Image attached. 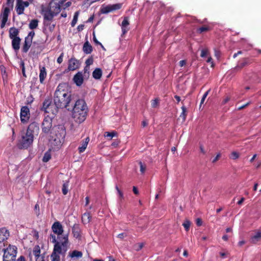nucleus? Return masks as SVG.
Returning a JSON list of instances; mask_svg holds the SVG:
<instances>
[{
    "label": "nucleus",
    "instance_id": "57",
    "mask_svg": "<svg viewBox=\"0 0 261 261\" xmlns=\"http://www.w3.org/2000/svg\"><path fill=\"white\" fill-rule=\"evenodd\" d=\"M186 64V61L185 60H181L179 62V65L180 67H182Z\"/></svg>",
    "mask_w": 261,
    "mask_h": 261
},
{
    "label": "nucleus",
    "instance_id": "17",
    "mask_svg": "<svg viewBox=\"0 0 261 261\" xmlns=\"http://www.w3.org/2000/svg\"><path fill=\"white\" fill-rule=\"evenodd\" d=\"M73 81L77 86H81L84 82V77L82 72H78L73 77Z\"/></svg>",
    "mask_w": 261,
    "mask_h": 261
},
{
    "label": "nucleus",
    "instance_id": "9",
    "mask_svg": "<svg viewBox=\"0 0 261 261\" xmlns=\"http://www.w3.org/2000/svg\"><path fill=\"white\" fill-rule=\"evenodd\" d=\"M52 239V243H54V245H56L57 243H59V245L62 246H67L68 244V236L65 234L63 236H58L57 239H56L55 234H51L50 235Z\"/></svg>",
    "mask_w": 261,
    "mask_h": 261
},
{
    "label": "nucleus",
    "instance_id": "41",
    "mask_svg": "<svg viewBox=\"0 0 261 261\" xmlns=\"http://www.w3.org/2000/svg\"><path fill=\"white\" fill-rule=\"evenodd\" d=\"M51 21H48V22H47V24H46L44 22V21L43 20V24H44V25L48 27L49 30L50 32H53L54 30V29H55L56 24H51Z\"/></svg>",
    "mask_w": 261,
    "mask_h": 261
},
{
    "label": "nucleus",
    "instance_id": "33",
    "mask_svg": "<svg viewBox=\"0 0 261 261\" xmlns=\"http://www.w3.org/2000/svg\"><path fill=\"white\" fill-rule=\"evenodd\" d=\"M39 20L37 19H32L29 24V27L31 30L36 29L38 26Z\"/></svg>",
    "mask_w": 261,
    "mask_h": 261
},
{
    "label": "nucleus",
    "instance_id": "56",
    "mask_svg": "<svg viewBox=\"0 0 261 261\" xmlns=\"http://www.w3.org/2000/svg\"><path fill=\"white\" fill-rule=\"evenodd\" d=\"M249 104H250V103H249V102H247V103H246V104H245V105H242V106H241L239 107L238 108V109L239 110H242V109H243L245 108H246L247 106H248Z\"/></svg>",
    "mask_w": 261,
    "mask_h": 261
},
{
    "label": "nucleus",
    "instance_id": "55",
    "mask_svg": "<svg viewBox=\"0 0 261 261\" xmlns=\"http://www.w3.org/2000/svg\"><path fill=\"white\" fill-rule=\"evenodd\" d=\"M71 3L70 2H68L66 3L65 4H64L63 5V9H65L66 8L70 7L71 6Z\"/></svg>",
    "mask_w": 261,
    "mask_h": 261
},
{
    "label": "nucleus",
    "instance_id": "49",
    "mask_svg": "<svg viewBox=\"0 0 261 261\" xmlns=\"http://www.w3.org/2000/svg\"><path fill=\"white\" fill-rule=\"evenodd\" d=\"M93 63V59L92 57H91L89 58L88 59H87L85 62L87 66H90V65L92 64Z\"/></svg>",
    "mask_w": 261,
    "mask_h": 261
},
{
    "label": "nucleus",
    "instance_id": "47",
    "mask_svg": "<svg viewBox=\"0 0 261 261\" xmlns=\"http://www.w3.org/2000/svg\"><path fill=\"white\" fill-rule=\"evenodd\" d=\"M210 90H207L203 95L201 101H200V107H201V105L205 101V99L206 97H207V95L208 94V93L210 92Z\"/></svg>",
    "mask_w": 261,
    "mask_h": 261
},
{
    "label": "nucleus",
    "instance_id": "10",
    "mask_svg": "<svg viewBox=\"0 0 261 261\" xmlns=\"http://www.w3.org/2000/svg\"><path fill=\"white\" fill-rule=\"evenodd\" d=\"M52 119L48 116L45 117L42 123V132L45 134H48L52 128Z\"/></svg>",
    "mask_w": 261,
    "mask_h": 261
},
{
    "label": "nucleus",
    "instance_id": "20",
    "mask_svg": "<svg viewBox=\"0 0 261 261\" xmlns=\"http://www.w3.org/2000/svg\"><path fill=\"white\" fill-rule=\"evenodd\" d=\"M12 40V47L13 49L17 51L20 49V45L21 42V38L19 37H15L11 39Z\"/></svg>",
    "mask_w": 261,
    "mask_h": 261
},
{
    "label": "nucleus",
    "instance_id": "36",
    "mask_svg": "<svg viewBox=\"0 0 261 261\" xmlns=\"http://www.w3.org/2000/svg\"><path fill=\"white\" fill-rule=\"evenodd\" d=\"M79 15V11H76L75 12L74 16H73V19L71 22V25L72 27H74L75 26V25L76 24V23L77 21Z\"/></svg>",
    "mask_w": 261,
    "mask_h": 261
},
{
    "label": "nucleus",
    "instance_id": "21",
    "mask_svg": "<svg viewBox=\"0 0 261 261\" xmlns=\"http://www.w3.org/2000/svg\"><path fill=\"white\" fill-rule=\"evenodd\" d=\"M9 235V232L6 228H0V243L7 240Z\"/></svg>",
    "mask_w": 261,
    "mask_h": 261
},
{
    "label": "nucleus",
    "instance_id": "24",
    "mask_svg": "<svg viewBox=\"0 0 261 261\" xmlns=\"http://www.w3.org/2000/svg\"><path fill=\"white\" fill-rule=\"evenodd\" d=\"M25 7L22 4V0H16V11L18 15L23 14Z\"/></svg>",
    "mask_w": 261,
    "mask_h": 261
},
{
    "label": "nucleus",
    "instance_id": "60",
    "mask_svg": "<svg viewBox=\"0 0 261 261\" xmlns=\"http://www.w3.org/2000/svg\"><path fill=\"white\" fill-rule=\"evenodd\" d=\"M15 261H26V260H25V258L24 256H23L22 255H21Z\"/></svg>",
    "mask_w": 261,
    "mask_h": 261
},
{
    "label": "nucleus",
    "instance_id": "15",
    "mask_svg": "<svg viewBox=\"0 0 261 261\" xmlns=\"http://www.w3.org/2000/svg\"><path fill=\"white\" fill-rule=\"evenodd\" d=\"M79 67V61L74 57L70 58L68 61V70L73 71L77 69Z\"/></svg>",
    "mask_w": 261,
    "mask_h": 261
},
{
    "label": "nucleus",
    "instance_id": "31",
    "mask_svg": "<svg viewBox=\"0 0 261 261\" xmlns=\"http://www.w3.org/2000/svg\"><path fill=\"white\" fill-rule=\"evenodd\" d=\"M91 216L90 212H86L82 215V221L84 224H86L89 223L91 221Z\"/></svg>",
    "mask_w": 261,
    "mask_h": 261
},
{
    "label": "nucleus",
    "instance_id": "12",
    "mask_svg": "<svg viewBox=\"0 0 261 261\" xmlns=\"http://www.w3.org/2000/svg\"><path fill=\"white\" fill-rule=\"evenodd\" d=\"M122 7L121 4H115L113 5H109L102 8L100 10L102 14H107L111 12L120 9Z\"/></svg>",
    "mask_w": 261,
    "mask_h": 261
},
{
    "label": "nucleus",
    "instance_id": "7",
    "mask_svg": "<svg viewBox=\"0 0 261 261\" xmlns=\"http://www.w3.org/2000/svg\"><path fill=\"white\" fill-rule=\"evenodd\" d=\"M67 250L68 246L61 247L59 243L54 245L53 251L50 255L51 261H60V254L64 257Z\"/></svg>",
    "mask_w": 261,
    "mask_h": 261
},
{
    "label": "nucleus",
    "instance_id": "8",
    "mask_svg": "<svg viewBox=\"0 0 261 261\" xmlns=\"http://www.w3.org/2000/svg\"><path fill=\"white\" fill-rule=\"evenodd\" d=\"M42 110L46 113H51L56 115L58 110L54 104H52V100L51 98L45 99L43 102Z\"/></svg>",
    "mask_w": 261,
    "mask_h": 261
},
{
    "label": "nucleus",
    "instance_id": "14",
    "mask_svg": "<svg viewBox=\"0 0 261 261\" xmlns=\"http://www.w3.org/2000/svg\"><path fill=\"white\" fill-rule=\"evenodd\" d=\"M51 229L54 233L57 234V236H61L63 232V226L59 221H56L51 226Z\"/></svg>",
    "mask_w": 261,
    "mask_h": 261
},
{
    "label": "nucleus",
    "instance_id": "23",
    "mask_svg": "<svg viewBox=\"0 0 261 261\" xmlns=\"http://www.w3.org/2000/svg\"><path fill=\"white\" fill-rule=\"evenodd\" d=\"M72 232L74 238L76 239L81 238V229L79 224H74V225L72 227Z\"/></svg>",
    "mask_w": 261,
    "mask_h": 261
},
{
    "label": "nucleus",
    "instance_id": "4",
    "mask_svg": "<svg viewBox=\"0 0 261 261\" xmlns=\"http://www.w3.org/2000/svg\"><path fill=\"white\" fill-rule=\"evenodd\" d=\"M65 1L66 0H52L48 6L42 10V14L46 24L48 21H52L54 17L59 14Z\"/></svg>",
    "mask_w": 261,
    "mask_h": 261
},
{
    "label": "nucleus",
    "instance_id": "53",
    "mask_svg": "<svg viewBox=\"0 0 261 261\" xmlns=\"http://www.w3.org/2000/svg\"><path fill=\"white\" fill-rule=\"evenodd\" d=\"M221 154L218 153L217 154L216 156L213 160L212 162L213 163H216L220 158Z\"/></svg>",
    "mask_w": 261,
    "mask_h": 261
},
{
    "label": "nucleus",
    "instance_id": "54",
    "mask_svg": "<svg viewBox=\"0 0 261 261\" xmlns=\"http://www.w3.org/2000/svg\"><path fill=\"white\" fill-rule=\"evenodd\" d=\"M206 62L211 63V64H212L211 67H213L214 66V64L213 62V59L211 57H209L208 58L207 60H206Z\"/></svg>",
    "mask_w": 261,
    "mask_h": 261
},
{
    "label": "nucleus",
    "instance_id": "1",
    "mask_svg": "<svg viewBox=\"0 0 261 261\" xmlns=\"http://www.w3.org/2000/svg\"><path fill=\"white\" fill-rule=\"evenodd\" d=\"M71 92L65 84H60L54 93V101L57 109L65 108L68 106L71 98Z\"/></svg>",
    "mask_w": 261,
    "mask_h": 261
},
{
    "label": "nucleus",
    "instance_id": "13",
    "mask_svg": "<svg viewBox=\"0 0 261 261\" xmlns=\"http://www.w3.org/2000/svg\"><path fill=\"white\" fill-rule=\"evenodd\" d=\"M41 250L39 245H36L33 248V254L35 257L36 261H45V254H40Z\"/></svg>",
    "mask_w": 261,
    "mask_h": 261
},
{
    "label": "nucleus",
    "instance_id": "58",
    "mask_svg": "<svg viewBox=\"0 0 261 261\" xmlns=\"http://www.w3.org/2000/svg\"><path fill=\"white\" fill-rule=\"evenodd\" d=\"M202 222L201 219L200 218H197L196 219V224L198 226H200L202 225Z\"/></svg>",
    "mask_w": 261,
    "mask_h": 261
},
{
    "label": "nucleus",
    "instance_id": "52",
    "mask_svg": "<svg viewBox=\"0 0 261 261\" xmlns=\"http://www.w3.org/2000/svg\"><path fill=\"white\" fill-rule=\"evenodd\" d=\"M64 56L63 53H61L60 56L57 59V62L59 64H61L63 62V58Z\"/></svg>",
    "mask_w": 261,
    "mask_h": 261
},
{
    "label": "nucleus",
    "instance_id": "28",
    "mask_svg": "<svg viewBox=\"0 0 261 261\" xmlns=\"http://www.w3.org/2000/svg\"><path fill=\"white\" fill-rule=\"evenodd\" d=\"M40 73H39V80L41 83H43L46 77V71L45 67H39Z\"/></svg>",
    "mask_w": 261,
    "mask_h": 261
},
{
    "label": "nucleus",
    "instance_id": "29",
    "mask_svg": "<svg viewBox=\"0 0 261 261\" xmlns=\"http://www.w3.org/2000/svg\"><path fill=\"white\" fill-rule=\"evenodd\" d=\"M89 140H90L89 138L87 137L85 140L82 141V146H80L78 148V150H79V153H82L84 151H85V149L87 148L88 144L89 142Z\"/></svg>",
    "mask_w": 261,
    "mask_h": 261
},
{
    "label": "nucleus",
    "instance_id": "45",
    "mask_svg": "<svg viewBox=\"0 0 261 261\" xmlns=\"http://www.w3.org/2000/svg\"><path fill=\"white\" fill-rule=\"evenodd\" d=\"M50 158H51V156H50V154L45 153L43 158L42 161L44 162H47L50 159Z\"/></svg>",
    "mask_w": 261,
    "mask_h": 261
},
{
    "label": "nucleus",
    "instance_id": "46",
    "mask_svg": "<svg viewBox=\"0 0 261 261\" xmlns=\"http://www.w3.org/2000/svg\"><path fill=\"white\" fill-rule=\"evenodd\" d=\"M140 167V171L142 174H143L146 170V165L143 164L141 162H139Z\"/></svg>",
    "mask_w": 261,
    "mask_h": 261
},
{
    "label": "nucleus",
    "instance_id": "11",
    "mask_svg": "<svg viewBox=\"0 0 261 261\" xmlns=\"http://www.w3.org/2000/svg\"><path fill=\"white\" fill-rule=\"evenodd\" d=\"M30 117V110L27 106H23L21 108L20 120L25 123L28 122Z\"/></svg>",
    "mask_w": 261,
    "mask_h": 261
},
{
    "label": "nucleus",
    "instance_id": "27",
    "mask_svg": "<svg viewBox=\"0 0 261 261\" xmlns=\"http://www.w3.org/2000/svg\"><path fill=\"white\" fill-rule=\"evenodd\" d=\"M261 239V231L257 230L255 234L253 235L250 238V241L253 244H256Z\"/></svg>",
    "mask_w": 261,
    "mask_h": 261
},
{
    "label": "nucleus",
    "instance_id": "3",
    "mask_svg": "<svg viewBox=\"0 0 261 261\" xmlns=\"http://www.w3.org/2000/svg\"><path fill=\"white\" fill-rule=\"evenodd\" d=\"M39 126L38 123L33 122L29 124L26 133L22 135L19 141V147L21 149H27L33 143L34 136L38 135Z\"/></svg>",
    "mask_w": 261,
    "mask_h": 261
},
{
    "label": "nucleus",
    "instance_id": "64",
    "mask_svg": "<svg viewBox=\"0 0 261 261\" xmlns=\"http://www.w3.org/2000/svg\"><path fill=\"white\" fill-rule=\"evenodd\" d=\"M148 125V122L146 120H143L142 122V126L144 127H146Z\"/></svg>",
    "mask_w": 261,
    "mask_h": 261
},
{
    "label": "nucleus",
    "instance_id": "25",
    "mask_svg": "<svg viewBox=\"0 0 261 261\" xmlns=\"http://www.w3.org/2000/svg\"><path fill=\"white\" fill-rule=\"evenodd\" d=\"M19 30L15 27H11L9 30V37L10 39L19 37Z\"/></svg>",
    "mask_w": 261,
    "mask_h": 261
},
{
    "label": "nucleus",
    "instance_id": "39",
    "mask_svg": "<svg viewBox=\"0 0 261 261\" xmlns=\"http://www.w3.org/2000/svg\"><path fill=\"white\" fill-rule=\"evenodd\" d=\"M191 224V222L188 219L184 221V222L182 224V225L184 227L186 231H188L189 230Z\"/></svg>",
    "mask_w": 261,
    "mask_h": 261
},
{
    "label": "nucleus",
    "instance_id": "61",
    "mask_svg": "<svg viewBox=\"0 0 261 261\" xmlns=\"http://www.w3.org/2000/svg\"><path fill=\"white\" fill-rule=\"evenodd\" d=\"M84 27H85V25L84 24L79 25L77 28L78 31L80 32V31H82L84 29Z\"/></svg>",
    "mask_w": 261,
    "mask_h": 261
},
{
    "label": "nucleus",
    "instance_id": "50",
    "mask_svg": "<svg viewBox=\"0 0 261 261\" xmlns=\"http://www.w3.org/2000/svg\"><path fill=\"white\" fill-rule=\"evenodd\" d=\"M208 54V51L207 49H203L201 51L200 56L202 58L205 57Z\"/></svg>",
    "mask_w": 261,
    "mask_h": 261
},
{
    "label": "nucleus",
    "instance_id": "26",
    "mask_svg": "<svg viewBox=\"0 0 261 261\" xmlns=\"http://www.w3.org/2000/svg\"><path fill=\"white\" fill-rule=\"evenodd\" d=\"M83 50L86 54H90L92 53L93 47L88 41L84 43Z\"/></svg>",
    "mask_w": 261,
    "mask_h": 261
},
{
    "label": "nucleus",
    "instance_id": "19",
    "mask_svg": "<svg viewBox=\"0 0 261 261\" xmlns=\"http://www.w3.org/2000/svg\"><path fill=\"white\" fill-rule=\"evenodd\" d=\"M42 50V48L40 44L34 41L33 43L31 48V53H32L33 55H38L40 54Z\"/></svg>",
    "mask_w": 261,
    "mask_h": 261
},
{
    "label": "nucleus",
    "instance_id": "22",
    "mask_svg": "<svg viewBox=\"0 0 261 261\" xmlns=\"http://www.w3.org/2000/svg\"><path fill=\"white\" fill-rule=\"evenodd\" d=\"M129 24V22L128 21V18L127 17H124L123 20L122 22V24H121V29H122V32L123 35H124L128 31Z\"/></svg>",
    "mask_w": 261,
    "mask_h": 261
},
{
    "label": "nucleus",
    "instance_id": "42",
    "mask_svg": "<svg viewBox=\"0 0 261 261\" xmlns=\"http://www.w3.org/2000/svg\"><path fill=\"white\" fill-rule=\"evenodd\" d=\"M68 184L67 183H64L63 185L62 191L63 194L64 195H66L68 193Z\"/></svg>",
    "mask_w": 261,
    "mask_h": 261
},
{
    "label": "nucleus",
    "instance_id": "32",
    "mask_svg": "<svg viewBox=\"0 0 261 261\" xmlns=\"http://www.w3.org/2000/svg\"><path fill=\"white\" fill-rule=\"evenodd\" d=\"M92 76L94 79L99 80L102 76V70L100 68H96L92 73Z\"/></svg>",
    "mask_w": 261,
    "mask_h": 261
},
{
    "label": "nucleus",
    "instance_id": "63",
    "mask_svg": "<svg viewBox=\"0 0 261 261\" xmlns=\"http://www.w3.org/2000/svg\"><path fill=\"white\" fill-rule=\"evenodd\" d=\"M22 5L24 6V7L25 8L28 7L29 6V4H30L29 2H28V1H24V2L22 0Z\"/></svg>",
    "mask_w": 261,
    "mask_h": 261
},
{
    "label": "nucleus",
    "instance_id": "44",
    "mask_svg": "<svg viewBox=\"0 0 261 261\" xmlns=\"http://www.w3.org/2000/svg\"><path fill=\"white\" fill-rule=\"evenodd\" d=\"M239 153L236 151H233L231 154L230 158L233 160H236L239 158Z\"/></svg>",
    "mask_w": 261,
    "mask_h": 261
},
{
    "label": "nucleus",
    "instance_id": "37",
    "mask_svg": "<svg viewBox=\"0 0 261 261\" xmlns=\"http://www.w3.org/2000/svg\"><path fill=\"white\" fill-rule=\"evenodd\" d=\"M182 112L180 115V117L182 118L183 121H185L186 119L187 112V109L185 106L181 107Z\"/></svg>",
    "mask_w": 261,
    "mask_h": 261
},
{
    "label": "nucleus",
    "instance_id": "35",
    "mask_svg": "<svg viewBox=\"0 0 261 261\" xmlns=\"http://www.w3.org/2000/svg\"><path fill=\"white\" fill-rule=\"evenodd\" d=\"M83 255V253L81 251L77 250H73L71 252H69V256L71 258L74 257H81Z\"/></svg>",
    "mask_w": 261,
    "mask_h": 261
},
{
    "label": "nucleus",
    "instance_id": "2",
    "mask_svg": "<svg viewBox=\"0 0 261 261\" xmlns=\"http://www.w3.org/2000/svg\"><path fill=\"white\" fill-rule=\"evenodd\" d=\"M66 129L64 125H58L53 127L50 132L49 142L54 150H58L64 141Z\"/></svg>",
    "mask_w": 261,
    "mask_h": 261
},
{
    "label": "nucleus",
    "instance_id": "18",
    "mask_svg": "<svg viewBox=\"0 0 261 261\" xmlns=\"http://www.w3.org/2000/svg\"><path fill=\"white\" fill-rule=\"evenodd\" d=\"M33 43V41L24 38V41L21 48L22 53H27L29 49L32 47Z\"/></svg>",
    "mask_w": 261,
    "mask_h": 261
},
{
    "label": "nucleus",
    "instance_id": "6",
    "mask_svg": "<svg viewBox=\"0 0 261 261\" xmlns=\"http://www.w3.org/2000/svg\"><path fill=\"white\" fill-rule=\"evenodd\" d=\"M4 252L3 261H15L17 252V248L9 244L6 248L3 249Z\"/></svg>",
    "mask_w": 261,
    "mask_h": 261
},
{
    "label": "nucleus",
    "instance_id": "30",
    "mask_svg": "<svg viewBox=\"0 0 261 261\" xmlns=\"http://www.w3.org/2000/svg\"><path fill=\"white\" fill-rule=\"evenodd\" d=\"M250 64V62L248 59H244L241 62H240L237 66H236L234 69L236 70H240L243 67H245L247 65Z\"/></svg>",
    "mask_w": 261,
    "mask_h": 261
},
{
    "label": "nucleus",
    "instance_id": "62",
    "mask_svg": "<svg viewBox=\"0 0 261 261\" xmlns=\"http://www.w3.org/2000/svg\"><path fill=\"white\" fill-rule=\"evenodd\" d=\"M230 100V98L229 97H226V98H225L223 101H222V104L223 105H225L226 104L228 101H229Z\"/></svg>",
    "mask_w": 261,
    "mask_h": 261
},
{
    "label": "nucleus",
    "instance_id": "40",
    "mask_svg": "<svg viewBox=\"0 0 261 261\" xmlns=\"http://www.w3.org/2000/svg\"><path fill=\"white\" fill-rule=\"evenodd\" d=\"M115 189L117 191L119 196V199L120 202H122V200L124 199L123 194L122 192L119 189L117 186H116Z\"/></svg>",
    "mask_w": 261,
    "mask_h": 261
},
{
    "label": "nucleus",
    "instance_id": "48",
    "mask_svg": "<svg viewBox=\"0 0 261 261\" xmlns=\"http://www.w3.org/2000/svg\"><path fill=\"white\" fill-rule=\"evenodd\" d=\"M159 102L158 99H153L151 101V107L153 108L157 107L159 105Z\"/></svg>",
    "mask_w": 261,
    "mask_h": 261
},
{
    "label": "nucleus",
    "instance_id": "43",
    "mask_svg": "<svg viewBox=\"0 0 261 261\" xmlns=\"http://www.w3.org/2000/svg\"><path fill=\"white\" fill-rule=\"evenodd\" d=\"M35 32L33 31H32L29 33L27 36H26L25 38L33 41V39L34 37L35 36Z\"/></svg>",
    "mask_w": 261,
    "mask_h": 261
},
{
    "label": "nucleus",
    "instance_id": "5",
    "mask_svg": "<svg viewBox=\"0 0 261 261\" xmlns=\"http://www.w3.org/2000/svg\"><path fill=\"white\" fill-rule=\"evenodd\" d=\"M88 112L87 105L83 99H78L73 108L72 117L77 123L85 121Z\"/></svg>",
    "mask_w": 261,
    "mask_h": 261
},
{
    "label": "nucleus",
    "instance_id": "59",
    "mask_svg": "<svg viewBox=\"0 0 261 261\" xmlns=\"http://www.w3.org/2000/svg\"><path fill=\"white\" fill-rule=\"evenodd\" d=\"M133 191L135 194L138 195L139 194V191L136 187H135V186L133 187Z\"/></svg>",
    "mask_w": 261,
    "mask_h": 261
},
{
    "label": "nucleus",
    "instance_id": "34",
    "mask_svg": "<svg viewBox=\"0 0 261 261\" xmlns=\"http://www.w3.org/2000/svg\"><path fill=\"white\" fill-rule=\"evenodd\" d=\"M104 136L108 139L111 140L113 137L117 136V133L114 130L111 132H105Z\"/></svg>",
    "mask_w": 261,
    "mask_h": 261
},
{
    "label": "nucleus",
    "instance_id": "16",
    "mask_svg": "<svg viewBox=\"0 0 261 261\" xmlns=\"http://www.w3.org/2000/svg\"><path fill=\"white\" fill-rule=\"evenodd\" d=\"M10 9L9 7H5L4 9V11L1 14V17H2V22L1 24V28H3L5 25L6 23L8 20V18L9 16V14L10 13Z\"/></svg>",
    "mask_w": 261,
    "mask_h": 261
},
{
    "label": "nucleus",
    "instance_id": "38",
    "mask_svg": "<svg viewBox=\"0 0 261 261\" xmlns=\"http://www.w3.org/2000/svg\"><path fill=\"white\" fill-rule=\"evenodd\" d=\"M210 30V28L208 26H202L197 29V32L201 34L203 32H207Z\"/></svg>",
    "mask_w": 261,
    "mask_h": 261
},
{
    "label": "nucleus",
    "instance_id": "51",
    "mask_svg": "<svg viewBox=\"0 0 261 261\" xmlns=\"http://www.w3.org/2000/svg\"><path fill=\"white\" fill-rule=\"evenodd\" d=\"M93 41H94V42H95V43L96 44L100 45L101 47L103 49H105V48H104L103 46L102 45V44L97 40V39H96V37L95 36L94 33H93Z\"/></svg>",
    "mask_w": 261,
    "mask_h": 261
}]
</instances>
